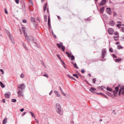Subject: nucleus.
Wrapping results in <instances>:
<instances>
[{
  "mask_svg": "<svg viewBox=\"0 0 124 124\" xmlns=\"http://www.w3.org/2000/svg\"><path fill=\"white\" fill-rule=\"evenodd\" d=\"M31 22L34 25H36L35 21V18L33 17H31Z\"/></svg>",
  "mask_w": 124,
  "mask_h": 124,
  "instance_id": "nucleus-8",
  "label": "nucleus"
},
{
  "mask_svg": "<svg viewBox=\"0 0 124 124\" xmlns=\"http://www.w3.org/2000/svg\"><path fill=\"white\" fill-rule=\"evenodd\" d=\"M114 35L118 36V33L117 31H116Z\"/></svg>",
  "mask_w": 124,
  "mask_h": 124,
  "instance_id": "nucleus-44",
  "label": "nucleus"
},
{
  "mask_svg": "<svg viewBox=\"0 0 124 124\" xmlns=\"http://www.w3.org/2000/svg\"><path fill=\"white\" fill-rule=\"evenodd\" d=\"M107 90L108 91L110 92H112V88H111L109 87H107Z\"/></svg>",
  "mask_w": 124,
  "mask_h": 124,
  "instance_id": "nucleus-23",
  "label": "nucleus"
},
{
  "mask_svg": "<svg viewBox=\"0 0 124 124\" xmlns=\"http://www.w3.org/2000/svg\"><path fill=\"white\" fill-rule=\"evenodd\" d=\"M43 76H44L46 77L47 78H48V75L47 74H44L43 75Z\"/></svg>",
  "mask_w": 124,
  "mask_h": 124,
  "instance_id": "nucleus-42",
  "label": "nucleus"
},
{
  "mask_svg": "<svg viewBox=\"0 0 124 124\" xmlns=\"http://www.w3.org/2000/svg\"><path fill=\"white\" fill-rule=\"evenodd\" d=\"M47 5V3H45V5L43 7L44 11V12H45L46 10Z\"/></svg>",
  "mask_w": 124,
  "mask_h": 124,
  "instance_id": "nucleus-20",
  "label": "nucleus"
},
{
  "mask_svg": "<svg viewBox=\"0 0 124 124\" xmlns=\"http://www.w3.org/2000/svg\"><path fill=\"white\" fill-rule=\"evenodd\" d=\"M24 110V109L23 108H22L21 109H20V111H21V112H23V111Z\"/></svg>",
  "mask_w": 124,
  "mask_h": 124,
  "instance_id": "nucleus-56",
  "label": "nucleus"
},
{
  "mask_svg": "<svg viewBox=\"0 0 124 124\" xmlns=\"http://www.w3.org/2000/svg\"><path fill=\"white\" fill-rule=\"evenodd\" d=\"M108 33L111 35H113L114 32V30L111 28H108Z\"/></svg>",
  "mask_w": 124,
  "mask_h": 124,
  "instance_id": "nucleus-4",
  "label": "nucleus"
},
{
  "mask_svg": "<svg viewBox=\"0 0 124 124\" xmlns=\"http://www.w3.org/2000/svg\"><path fill=\"white\" fill-rule=\"evenodd\" d=\"M73 75L74 76H75L76 77V78H78V75H77V74H74Z\"/></svg>",
  "mask_w": 124,
  "mask_h": 124,
  "instance_id": "nucleus-39",
  "label": "nucleus"
},
{
  "mask_svg": "<svg viewBox=\"0 0 124 124\" xmlns=\"http://www.w3.org/2000/svg\"><path fill=\"white\" fill-rule=\"evenodd\" d=\"M60 91H61V92L63 94V95L64 96H65L66 95H65V94L63 92V91L62 89L61 88V87L60 86Z\"/></svg>",
  "mask_w": 124,
  "mask_h": 124,
  "instance_id": "nucleus-24",
  "label": "nucleus"
},
{
  "mask_svg": "<svg viewBox=\"0 0 124 124\" xmlns=\"http://www.w3.org/2000/svg\"><path fill=\"white\" fill-rule=\"evenodd\" d=\"M56 45L60 49L61 47L62 50L63 52H64L65 47L64 46L62 45L61 46L58 43H57Z\"/></svg>",
  "mask_w": 124,
  "mask_h": 124,
  "instance_id": "nucleus-6",
  "label": "nucleus"
},
{
  "mask_svg": "<svg viewBox=\"0 0 124 124\" xmlns=\"http://www.w3.org/2000/svg\"><path fill=\"white\" fill-rule=\"evenodd\" d=\"M2 101L4 103H5V100L4 99H3L2 100Z\"/></svg>",
  "mask_w": 124,
  "mask_h": 124,
  "instance_id": "nucleus-60",
  "label": "nucleus"
},
{
  "mask_svg": "<svg viewBox=\"0 0 124 124\" xmlns=\"http://www.w3.org/2000/svg\"><path fill=\"white\" fill-rule=\"evenodd\" d=\"M61 63L62 64H63V65H65V63H64V62L62 60H61Z\"/></svg>",
  "mask_w": 124,
  "mask_h": 124,
  "instance_id": "nucleus-40",
  "label": "nucleus"
},
{
  "mask_svg": "<svg viewBox=\"0 0 124 124\" xmlns=\"http://www.w3.org/2000/svg\"><path fill=\"white\" fill-rule=\"evenodd\" d=\"M120 23L118 24H117L116 26L117 27H118V28H119V27L121 25V24L120 23H121L120 22H117V23Z\"/></svg>",
  "mask_w": 124,
  "mask_h": 124,
  "instance_id": "nucleus-27",
  "label": "nucleus"
},
{
  "mask_svg": "<svg viewBox=\"0 0 124 124\" xmlns=\"http://www.w3.org/2000/svg\"><path fill=\"white\" fill-rule=\"evenodd\" d=\"M122 31L123 32H124V27H121Z\"/></svg>",
  "mask_w": 124,
  "mask_h": 124,
  "instance_id": "nucleus-48",
  "label": "nucleus"
},
{
  "mask_svg": "<svg viewBox=\"0 0 124 124\" xmlns=\"http://www.w3.org/2000/svg\"><path fill=\"white\" fill-rule=\"evenodd\" d=\"M103 96L106 98L107 99H108V97L105 95L103 94Z\"/></svg>",
  "mask_w": 124,
  "mask_h": 124,
  "instance_id": "nucleus-59",
  "label": "nucleus"
},
{
  "mask_svg": "<svg viewBox=\"0 0 124 124\" xmlns=\"http://www.w3.org/2000/svg\"><path fill=\"white\" fill-rule=\"evenodd\" d=\"M48 24L49 27H51L50 24V19L49 16H48Z\"/></svg>",
  "mask_w": 124,
  "mask_h": 124,
  "instance_id": "nucleus-11",
  "label": "nucleus"
},
{
  "mask_svg": "<svg viewBox=\"0 0 124 124\" xmlns=\"http://www.w3.org/2000/svg\"><path fill=\"white\" fill-rule=\"evenodd\" d=\"M97 94H100L101 95H102L103 96V94L102 93H98Z\"/></svg>",
  "mask_w": 124,
  "mask_h": 124,
  "instance_id": "nucleus-55",
  "label": "nucleus"
},
{
  "mask_svg": "<svg viewBox=\"0 0 124 124\" xmlns=\"http://www.w3.org/2000/svg\"><path fill=\"white\" fill-rule=\"evenodd\" d=\"M109 51L110 52H113V50L112 47H110L109 48Z\"/></svg>",
  "mask_w": 124,
  "mask_h": 124,
  "instance_id": "nucleus-34",
  "label": "nucleus"
},
{
  "mask_svg": "<svg viewBox=\"0 0 124 124\" xmlns=\"http://www.w3.org/2000/svg\"><path fill=\"white\" fill-rule=\"evenodd\" d=\"M17 87L19 89V91L17 92L18 97H20L21 96L24 97L23 90L24 89L25 87V85L24 84H19L18 85Z\"/></svg>",
  "mask_w": 124,
  "mask_h": 124,
  "instance_id": "nucleus-1",
  "label": "nucleus"
},
{
  "mask_svg": "<svg viewBox=\"0 0 124 124\" xmlns=\"http://www.w3.org/2000/svg\"><path fill=\"white\" fill-rule=\"evenodd\" d=\"M7 118H5L3 121V124H6L7 123Z\"/></svg>",
  "mask_w": 124,
  "mask_h": 124,
  "instance_id": "nucleus-16",
  "label": "nucleus"
},
{
  "mask_svg": "<svg viewBox=\"0 0 124 124\" xmlns=\"http://www.w3.org/2000/svg\"><path fill=\"white\" fill-rule=\"evenodd\" d=\"M16 100L15 99H12L11 100L12 102H15L16 101Z\"/></svg>",
  "mask_w": 124,
  "mask_h": 124,
  "instance_id": "nucleus-37",
  "label": "nucleus"
},
{
  "mask_svg": "<svg viewBox=\"0 0 124 124\" xmlns=\"http://www.w3.org/2000/svg\"><path fill=\"white\" fill-rule=\"evenodd\" d=\"M85 72L84 70L83 69H82L81 70V72L82 73H84Z\"/></svg>",
  "mask_w": 124,
  "mask_h": 124,
  "instance_id": "nucleus-53",
  "label": "nucleus"
},
{
  "mask_svg": "<svg viewBox=\"0 0 124 124\" xmlns=\"http://www.w3.org/2000/svg\"><path fill=\"white\" fill-rule=\"evenodd\" d=\"M106 51L105 48H103L102 50V58H103L105 57L106 53Z\"/></svg>",
  "mask_w": 124,
  "mask_h": 124,
  "instance_id": "nucleus-5",
  "label": "nucleus"
},
{
  "mask_svg": "<svg viewBox=\"0 0 124 124\" xmlns=\"http://www.w3.org/2000/svg\"><path fill=\"white\" fill-rule=\"evenodd\" d=\"M23 22L24 23H26V21L25 20H23Z\"/></svg>",
  "mask_w": 124,
  "mask_h": 124,
  "instance_id": "nucleus-47",
  "label": "nucleus"
},
{
  "mask_svg": "<svg viewBox=\"0 0 124 124\" xmlns=\"http://www.w3.org/2000/svg\"><path fill=\"white\" fill-rule=\"evenodd\" d=\"M5 13L6 14H7L8 13V12H7V10L6 9V8L5 9Z\"/></svg>",
  "mask_w": 124,
  "mask_h": 124,
  "instance_id": "nucleus-49",
  "label": "nucleus"
},
{
  "mask_svg": "<svg viewBox=\"0 0 124 124\" xmlns=\"http://www.w3.org/2000/svg\"><path fill=\"white\" fill-rule=\"evenodd\" d=\"M118 37L117 36H114V39L115 41H117L118 40V39L117 38H118Z\"/></svg>",
  "mask_w": 124,
  "mask_h": 124,
  "instance_id": "nucleus-36",
  "label": "nucleus"
},
{
  "mask_svg": "<svg viewBox=\"0 0 124 124\" xmlns=\"http://www.w3.org/2000/svg\"><path fill=\"white\" fill-rule=\"evenodd\" d=\"M9 37L10 38V40L11 41L12 43L14 44H15V42L14 40V39L13 38V37L11 36V35L10 34H9Z\"/></svg>",
  "mask_w": 124,
  "mask_h": 124,
  "instance_id": "nucleus-10",
  "label": "nucleus"
},
{
  "mask_svg": "<svg viewBox=\"0 0 124 124\" xmlns=\"http://www.w3.org/2000/svg\"><path fill=\"white\" fill-rule=\"evenodd\" d=\"M10 95V93L8 92L5 94V96L6 98H9Z\"/></svg>",
  "mask_w": 124,
  "mask_h": 124,
  "instance_id": "nucleus-9",
  "label": "nucleus"
},
{
  "mask_svg": "<svg viewBox=\"0 0 124 124\" xmlns=\"http://www.w3.org/2000/svg\"><path fill=\"white\" fill-rule=\"evenodd\" d=\"M0 85L2 88H4L5 87V85H4L3 84V83H2L1 82H0Z\"/></svg>",
  "mask_w": 124,
  "mask_h": 124,
  "instance_id": "nucleus-21",
  "label": "nucleus"
},
{
  "mask_svg": "<svg viewBox=\"0 0 124 124\" xmlns=\"http://www.w3.org/2000/svg\"><path fill=\"white\" fill-rule=\"evenodd\" d=\"M54 93L57 95V96L58 97H59L60 96V94H59L58 93V92L57 91H54Z\"/></svg>",
  "mask_w": 124,
  "mask_h": 124,
  "instance_id": "nucleus-22",
  "label": "nucleus"
},
{
  "mask_svg": "<svg viewBox=\"0 0 124 124\" xmlns=\"http://www.w3.org/2000/svg\"><path fill=\"white\" fill-rule=\"evenodd\" d=\"M67 76L69 78H71H71H72V77H71V76H70V74H67Z\"/></svg>",
  "mask_w": 124,
  "mask_h": 124,
  "instance_id": "nucleus-43",
  "label": "nucleus"
},
{
  "mask_svg": "<svg viewBox=\"0 0 124 124\" xmlns=\"http://www.w3.org/2000/svg\"><path fill=\"white\" fill-rule=\"evenodd\" d=\"M119 90L121 91H122V90H124V86H121Z\"/></svg>",
  "mask_w": 124,
  "mask_h": 124,
  "instance_id": "nucleus-28",
  "label": "nucleus"
},
{
  "mask_svg": "<svg viewBox=\"0 0 124 124\" xmlns=\"http://www.w3.org/2000/svg\"><path fill=\"white\" fill-rule=\"evenodd\" d=\"M106 9L107 10L108 14L109 15H111L112 14V12L110 8H107Z\"/></svg>",
  "mask_w": 124,
  "mask_h": 124,
  "instance_id": "nucleus-7",
  "label": "nucleus"
},
{
  "mask_svg": "<svg viewBox=\"0 0 124 124\" xmlns=\"http://www.w3.org/2000/svg\"><path fill=\"white\" fill-rule=\"evenodd\" d=\"M74 67L78 69V66H77L76 63L74 64H73Z\"/></svg>",
  "mask_w": 124,
  "mask_h": 124,
  "instance_id": "nucleus-26",
  "label": "nucleus"
},
{
  "mask_svg": "<svg viewBox=\"0 0 124 124\" xmlns=\"http://www.w3.org/2000/svg\"><path fill=\"white\" fill-rule=\"evenodd\" d=\"M121 91H120V90H119V95H121Z\"/></svg>",
  "mask_w": 124,
  "mask_h": 124,
  "instance_id": "nucleus-54",
  "label": "nucleus"
},
{
  "mask_svg": "<svg viewBox=\"0 0 124 124\" xmlns=\"http://www.w3.org/2000/svg\"><path fill=\"white\" fill-rule=\"evenodd\" d=\"M103 59H102V60L103 61H104L106 60V59L105 58H103Z\"/></svg>",
  "mask_w": 124,
  "mask_h": 124,
  "instance_id": "nucleus-57",
  "label": "nucleus"
},
{
  "mask_svg": "<svg viewBox=\"0 0 124 124\" xmlns=\"http://www.w3.org/2000/svg\"><path fill=\"white\" fill-rule=\"evenodd\" d=\"M71 58V60H74L75 58V57L73 55H72L70 57Z\"/></svg>",
  "mask_w": 124,
  "mask_h": 124,
  "instance_id": "nucleus-30",
  "label": "nucleus"
},
{
  "mask_svg": "<svg viewBox=\"0 0 124 124\" xmlns=\"http://www.w3.org/2000/svg\"><path fill=\"white\" fill-rule=\"evenodd\" d=\"M104 7H102L100 9V12L101 13H103V11L104 10Z\"/></svg>",
  "mask_w": 124,
  "mask_h": 124,
  "instance_id": "nucleus-17",
  "label": "nucleus"
},
{
  "mask_svg": "<svg viewBox=\"0 0 124 124\" xmlns=\"http://www.w3.org/2000/svg\"><path fill=\"white\" fill-rule=\"evenodd\" d=\"M16 2L17 4H18L19 2V0H16Z\"/></svg>",
  "mask_w": 124,
  "mask_h": 124,
  "instance_id": "nucleus-52",
  "label": "nucleus"
},
{
  "mask_svg": "<svg viewBox=\"0 0 124 124\" xmlns=\"http://www.w3.org/2000/svg\"><path fill=\"white\" fill-rule=\"evenodd\" d=\"M71 79H73V80H75V81H76V79L75 78H73V77H72Z\"/></svg>",
  "mask_w": 124,
  "mask_h": 124,
  "instance_id": "nucleus-58",
  "label": "nucleus"
},
{
  "mask_svg": "<svg viewBox=\"0 0 124 124\" xmlns=\"http://www.w3.org/2000/svg\"><path fill=\"white\" fill-rule=\"evenodd\" d=\"M115 89L116 90L117 92H118V91L119 87L118 86H116L115 88Z\"/></svg>",
  "mask_w": 124,
  "mask_h": 124,
  "instance_id": "nucleus-35",
  "label": "nucleus"
},
{
  "mask_svg": "<svg viewBox=\"0 0 124 124\" xmlns=\"http://www.w3.org/2000/svg\"><path fill=\"white\" fill-rule=\"evenodd\" d=\"M52 33L53 36H54V38H56V36L54 34V32L52 30Z\"/></svg>",
  "mask_w": 124,
  "mask_h": 124,
  "instance_id": "nucleus-32",
  "label": "nucleus"
},
{
  "mask_svg": "<svg viewBox=\"0 0 124 124\" xmlns=\"http://www.w3.org/2000/svg\"><path fill=\"white\" fill-rule=\"evenodd\" d=\"M60 44L61 45L60 46H62V45L63 43H62V42H60Z\"/></svg>",
  "mask_w": 124,
  "mask_h": 124,
  "instance_id": "nucleus-61",
  "label": "nucleus"
},
{
  "mask_svg": "<svg viewBox=\"0 0 124 124\" xmlns=\"http://www.w3.org/2000/svg\"><path fill=\"white\" fill-rule=\"evenodd\" d=\"M115 24V22L113 20L110 21L109 22V24L111 26H113Z\"/></svg>",
  "mask_w": 124,
  "mask_h": 124,
  "instance_id": "nucleus-13",
  "label": "nucleus"
},
{
  "mask_svg": "<svg viewBox=\"0 0 124 124\" xmlns=\"http://www.w3.org/2000/svg\"><path fill=\"white\" fill-rule=\"evenodd\" d=\"M52 92H53V90H52L51 91V92L49 93V95H50L52 94Z\"/></svg>",
  "mask_w": 124,
  "mask_h": 124,
  "instance_id": "nucleus-51",
  "label": "nucleus"
},
{
  "mask_svg": "<svg viewBox=\"0 0 124 124\" xmlns=\"http://www.w3.org/2000/svg\"><path fill=\"white\" fill-rule=\"evenodd\" d=\"M112 56L114 58H116L117 57L116 56L115 54H113Z\"/></svg>",
  "mask_w": 124,
  "mask_h": 124,
  "instance_id": "nucleus-50",
  "label": "nucleus"
},
{
  "mask_svg": "<svg viewBox=\"0 0 124 124\" xmlns=\"http://www.w3.org/2000/svg\"><path fill=\"white\" fill-rule=\"evenodd\" d=\"M122 38L123 39H124V35L122 37Z\"/></svg>",
  "mask_w": 124,
  "mask_h": 124,
  "instance_id": "nucleus-64",
  "label": "nucleus"
},
{
  "mask_svg": "<svg viewBox=\"0 0 124 124\" xmlns=\"http://www.w3.org/2000/svg\"><path fill=\"white\" fill-rule=\"evenodd\" d=\"M106 2V0H102L100 3L101 5H104Z\"/></svg>",
  "mask_w": 124,
  "mask_h": 124,
  "instance_id": "nucleus-14",
  "label": "nucleus"
},
{
  "mask_svg": "<svg viewBox=\"0 0 124 124\" xmlns=\"http://www.w3.org/2000/svg\"><path fill=\"white\" fill-rule=\"evenodd\" d=\"M121 60V58H118L114 60L116 62H119Z\"/></svg>",
  "mask_w": 124,
  "mask_h": 124,
  "instance_id": "nucleus-18",
  "label": "nucleus"
},
{
  "mask_svg": "<svg viewBox=\"0 0 124 124\" xmlns=\"http://www.w3.org/2000/svg\"><path fill=\"white\" fill-rule=\"evenodd\" d=\"M22 44L23 47L25 48V49L26 50H28V49L27 47L26 46L25 44L23 42H22Z\"/></svg>",
  "mask_w": 124,
  "mask_h": 124,
  "instance_id": "nucleus-15",
  "label": "nucleus"
},
{
  "mask_svg": "<svg viewBox=\"0 0 124 124\" xmlns=\"http://www.w3.org/2000/svg\"><path fill=\"white\" fill-rule=\"evenodd\" d=\"M93 83L94 84L95 83V82L96 81V79L93 78Z\"/></svg>",
  "mask_w": 124,
  "mask_h": 124,
  "instance_id": "nucleus-41",
  "label": "nucleus"
},
{
  "mask_svg": "<svg viewBox=\"0 0 124 124\" xmlns=\"http://www.w3.org/2000/svg\"><path fill=\"white\" fill-rule=\"evenodd\" d=\"M24 74L22 73L20 76V77L22 78H23L24 77Z\"/></svg>",
  "mask_w": 124,
  "mask_h": 124,
  "instance_id": "nucleus-38",
  "label": "nucleus"
},
{
  "mask_svg": "<svg viewBox=\"0 0 124 124\" xmlns=\"http://www.w3.org/2000/svg\"><path fill=\"white\" fill-rule=\"evenodd\" d=\"M119 44V42H117L116 43V45H118Z\"/></svg>",
  "mask_w": 124,
  "mask_h": 124,
  "instance_id": "nucleus-62",
  "label": "nucleus"
},
{
  "mask_svg": "<svg viewBox=\"0 0 124 124\" xmlns=\"http://www.w3.org/2000/svg\"><path fill=\"white\" fill-rule=\"evenodd\" d=\"M29 113L31 114L32 115V116L34 118L35 117V116L34 114L33 113H32V112L30 111L29 112Z\"/></svg>",
  "mask_w": 124,
  "mask_h": 124,
  "instance_id": "nucleus-25",
  "label": "nucleus"
},
{
  "mask_svg": "<svg viewBox=\"0 0 124 124\" xmlns=\"http://www.w3.org/2000/svg\"><path fill=\"white\" fill-rule=\"evenodd\" d=\"M26 112H24L22 114V116H23L25 114H26Z\"/></svg>",
  "mask_w": 124,
  "mask_h": 124,
  "instance_id": "nucleus-45",
  "label": "nucleus"
},
{
  "mask_svg": "<svg viewBox=\"0 0 124 124\" xmlns=\"http://www.w3.org/2000/svg\"><path fill=\"white\" fill-rule=\"evenodd\" d=\"M29 3L31 5L33 6V5L32 1L31 0H30Z\"/></svg>",
  "mask_w": 124,
  "mask_h": 124,
  "instance_id": "nucleus-31",
  "label": "nucleus"
},
{
  "mask_svg": "<svg viewBox=\"0 0 124 124\" xmlns=\"http://www.w3.org/2000/svg\"><path fill=\"white\" fill-rule=\"evenodd\" d=\"M65 53L69 57V58L70 57L71 55L69 52H68L66 51Z\"/></svg>",
  "mask_w": 124,
  "mask_h": 124,
  "instance_id": "nucleus-19",
  "label": "nucleus"
},
{
  "mask_svg": "<svg viewBox=\"0 0 124 124\" xmlns=\"http://www.w3.org/2000/svg\"><path fill=\"white\" fill-rule=\"evenodd\" d=\"M121 93L122 94H124V91H122Z\"/></svg>",
  "mask_w": 124,
  "mask_h": 124,
  "instance_id": "nucleus-63",
  "label": "nucleus"
},
{
  "mask_svg": "<svg viewBox=\"0 0 124 124\" xmlns=\"http://www.w3.org/2000/svg\"><path fill=\"white\" fill-rule=\"evenodd\" d=\"M0 71L2 72V74H3L4 73V71L3 70L1 69H0Z\"/></svg>",
  "mask_w": 124,
  "mask_h": 124,
  "instance_id": "nucleus-46",
  "label": "nucleus"
},
{
  "mask_svg": "<svg viewBox=\"0 0 124 124\" xmlns=\"http://www.w3.org/2000/svg\"><path fill=\"white\" fill-rule=\"evenodd\" d=\"M96 89L94 87H92L89 89V90L93 93H95V90Z\"/></svg>",
  "mask_w": 124,
  "mask_h": 124,
  "instance_id": "nucleus-12",
  "label": "nucleus"
},
{
  "mask_svg": "<svg viewBox=\"0 0 124 124\" xmlns=\"http://www.w3.org/2000/svg\"><path fill=\"white\" fill-rule=\"evenodd\" d=\"M24 35L25 38L27 42L29 44H30V42L32 43H34L36 44V42L34 41L33 37L31 36H28L24 32Z\"/></svg>",
  "mask_w": 124,
  "mask_h": 124,
  "instance_id": "nucleus-2",
  "label": "nucleus"
},
{
  "mask_svg": "<svg viewBox=\"0 0 124 124\" xmlns=\"http://www.w3.org/2000/svg\"><path fill=\"white\" fill-rule=\"evenodd\" d=\"M56 110L58 113L61 116L63 115V113L62 110H61V106L60 104L58 103L56 104L55 106Z\"/></svg>",
  "mask_w": 124,
  "mask_h": 124,
  "instance_id": "nucleus-3",
  "label": "nucleus"
},
{
  "mask_svg": "<svg viewBox=\"0 0 124 124\" xmlns=\"http://www.w3.org/2000/svg\"><path fill=\"white\" fill-rule=\"evenodd\" d=\"M122 47L120 45H118L117 46V48L118 49H120L122 48Z\"/></svg>",
  "mask_w": 124,
  "mask_h": 124,
  "instance_id": "nucleus-33",
  "label": "nucleus"
},
{
  "mask_svg": "<svg viewBox=\"0 0 124 124\" xmlns=\"http://www.w3.org/2000/svg\"><path fill=\"white\" fill-rule=\"evenodd\" d=\"M44 20L46 22L47 21V17L46 15H45L44 16Z\"/></svg>",
  "mask_w": 124,
  "mask_h": 124,
  "instance_id": "nucleus-29",
  "label": "nucleus"
}]
</instances>
